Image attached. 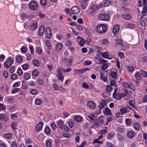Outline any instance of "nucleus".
<instances>
[{
    "instance_id": "774afa93",
    "label": "nucleus",
    "mask_w": 147,
    "mask_h": 147,
    "mask_svg": "<svg viewBox=\"0 0 147 147\" xmlns=\"http://www.w3.org/2000/svg\"><path fill=\"white\" fill-rule=\"evenodd\" d=\"M17 75L15 74H13L11 76V78L12 80H15L17 79Z\"/></svg>"
},
{
    "instance_id": "5fc2aeb1",
    "label": "nucleus",
    "mask_w": 147,
    "mask_h": 147,
    "mask_svg": "<svg viewBox=\"0 0 147 147\" xmlns=\"http://www.w3.org/2000/svg\"><path fill=\"white\" fill-rule=\"evenodd\" d=\"M40 3L42 5L45 6L47 4V1L46 0H40Z\"/></svg>"
},
{
    "instance_id": "a19ab883",
    "label": "nucleus",
    "mask_w": 147,
    "mask_h": 147,
    "mask_svg": "<svg viewBox=\"0 0 147 147\" xmlns=\"http://www.w3.org/2000/svg\"><path fill=\"white\" fill-rule=\"evenodd\" d=\"M69 127L70 128H72L74 125V122L73 121H69L68 123Z\"/></svg>"
},
{
    "instance_id": "f3484780",
    "label": "nucleus",
    "mask_w": 147,
    "mask_h": 147,
    "mask_svg": "<svg viewBox=\"0 0 147 147\" xmlns=\"http://www.w3.org/2000/svg\"><path fill=\"white\" fill-rule=\"evenodd\" d=\"M43 125V123L42 122H39L37 125L36 128V131H39L42 128Z\"/></svg>"
},
{
    "instance_id": "a878e982",
    "label": "nucleus",
    "mask_w": 147,
    "mask_h": 147,
    "mask_svg": "<svg viewBox=\"0 0 147 147\" xmlns=\"http://www.w3.org/2000/svg\"><path fill=\"white\" fill-rule=\"evenodd\" d=\"M117 137L118 140L120 142H122L125 140L123 136L120 134H118Z\"/></svg>"
},
{
    "instance_id": "cd10ccee",
    "label": "nucleus",
    "mask_w": 147,
    "mask_h": 147,
    "mask_svg": "<svg viewBox=\"0 0 147 147\" xmlns=\"http://www.w3.org/2000/svg\"><path fill=\"white\" fill-rule=\"evenodd\" d=\"M134 129L136 130H139L140 129L139 125L137 122L134 123Z\"/></svg>"
},
{
    "instance_id": "f8f14e48",
    "label": "nucleus",
    "mask_w": 147,
    "mask_h": 147,
    "mask_svg": "<svg viewBox=\"0 0 147 147\" xmlns=\"http://www.w3.org/2000/svg\"><path fill=\"white\" fill-rule=\"evenodd\" d=\"M82 37L79 36H78L77 38V39L78 42H79L80 45L82 46L84 45V40L83 39H81Z\"/></svg>"
},
{
    "instance_id": "e433bc0d",
    "label": "nucleus",
    "mask_w": 147,
    "mask_h": 147,
    "mask_svg": "<svg viewBox=\"0 0 147 147\" xmlns=\"http://www.w3.org/2000/svg\"><path fill=\"white\" fill-rule=\"evenodd\" d=\"M102 56L105 58L109 59V55L107 54V52L106 51L103 52L102 54Z\"/></svg>"
},
{
    "instance_id": "f03ea898",
    "label": "nucleus",
    "mask_w": 147,
    "mask_h": 147,
    "mask_svg": "<svg viewBox=\"0 0 147 147\" xmlns=\"http://www.w3.org/2000/svg\"><path fill=\"white\" fill-rule=\"evenodd\" d=\"M28 7L32 10H36L38 8V4L35 1H32L28 4Z\"/></svg>"
},
{
    "instance_id": "5701e85b",
    "label": "nucleus",
    "mask_w": 147,
    "mask_h": 147,
    "mask_svg": "<svg viewBox=\"0 0 147 147\" xmlns=\"http://www.w3.org/2000/svg\"><path fill=\"white\" fill-rule=\"evenodd\" d=\"M63 47V44L61 43H58L56 47V50L57 51H60L62 49Z\"/></svg>"
},
{
    "instance_id": "7c9ffc66",
    "label": "nucleus",
    "mask_w": 147,
    "mask_h": 147,
    "mask_svg": "<svg viewBox=\"0 0 147 147\" xmlns=\"http://www.w3.org/2000/svg\"><path fill=\"white\" fill-rule=\"evenodd\" d=\"M115 41L116 44L119 45H121L123 43V41L122 39L117 38Z\"/></svg>"
},
{
    "instance_id": "39448f33",
    "label": "nucleus",
    "mask_w": 147,
    "mask_h": 147,
    "mask_svg": "<svg viewBox=\"0 0 147 147\" xmlns=\"http://www.w3.org/2000/svg\"><path fill=\"white\" fill-rule=\"evenodd\" d=\"M109 16L107 14L101 13L99 15L98 18L100 20L108 21L109 20Z\"/></svg>"
},
{
    "instance_id": "09e8293b",
    "label": "nucleus",
    "mask_w": 147,
    "mask_h": 147,
    "mask_svg": "<svg viewBox=\"0 0 147 147\" xmlns=\"http://www.w3.org/2000/svg\"><path fill=\"white\" fill-rule=\"evenodd\" d=\"M109 43L108 40L107 39H103L102 41V43L103 45H108Z\"/></svg>"
},
{
    "instance_id": "f704fd0d",
    "label": "nucleus",
    "mask_w": 147,
    "mask_h": 147,
    "mask_svg": "<svg viewBox=\"0 0 147 147\" xmlns=\"http://www.w3.org/2000/svg\"><path fill=\"white\" fill-rule=\"evenodd\" d=\"M135 77L138 80H140L141 78L140 74L139 72H137L135 74Z\"/></svg>"
},
{
    "instance_id": "864d4df0",
    "label": "nucleus",
    "mask_w": 147,
    "mask_h": 147,
    "mask_svg": "<svg viewBox=\"0 0 147 147\" xmlns=\"http://www.w3.org/2000/svg\"><path fill=\"white\" fill-rule=\"evenodd\" d=\"M52 86L55 90H59V87L56 84L54 83L52 84Z\"/></svg>"
},
{
    "instance_id": "4d7b16f0",
    "label": "nucleus",
    "mask_w": 147,
    "mask_h": 147,
    "mask_svg": "<svg viewBox=\"0 0 147 147\" xmlns=\"http://www.w3.org/2000/svg\"><path fill=\"white\" fill-rule=\"evenodd\" d=\"M17 73L18 75L21 76L23 74V71L21 68H19L18 70Z\"/></svg>"
},
{
    "instance_id": "49530a36",
    "label": "nucleus",
    "mask_w": 147,
    "mask_h": 147,
    "mask_svg": "<svg viewBox=\"0 0 147 147\" xmlns=\"http://www.w3.org/2000/svg\"><path fill=\"white\" fill-rule=\"evenodd\" d=\"M111 3V2L109 0H106L104 3L103 5L105 7H107L110 5Z\"/></svg>"
},
{
    "instance_id": "7ed1b4c3",
    "label": "nucleus",
    "mask_w": 147,
    "mask_h": 147,
    "mask_svg": "<svg viewBox=\"0 0 147 147\" xmlns=\"http://www.w3.org/2000/svg\"><path fill=\"white\" fill-rule=\"evenodd\" d=\"M13 60L12 57H8L4 63V66L6 68H8L13 64Z\"/></svg>"
},
{
    "instance_id": "e2e57ef3",
    "label": "nucleus",
    "mask_w": 147,
    "mask_h": 147,
    "mask_svg": "<svg viewBox=\"0 0 147 147\" xmlns=\"http://www.w3.org/2000/svg\"><path fill=\"white\" fill-rule=\"evenodd\" d=\"M36 52L39 54H41L42 52L41 49L40 47H36Z\"/></svg>"
},
{
    "instance_id": "bf43d9fd",
    "label": "nucleus",
    "mask_w": 147,
    "mask_h": 147,
    "mask_svg": "<svg viewBox=\"0 0 147 147\" xmlns=\"http://www.w3.org/2000/svg\"><path fill=\"white\" fill-rule=\"evenodd\" d=\"M12 136L11 134H6L4 135V136L7 138H9Z\"/></svg>"
},
{
    "instance_id": "9d476101",
    "label": "nucleus",
    "mask_w": 147,
    "mask_h": 147,
    "mask_svg": "<svg viewBox=\"0 0 147 147\" xmlns=\"http://www.w3.org/2000/svg\"><path fill=\"white\" fill-rule=\"evenodd\" d=\"M122 16L123 18L127 20H129L131 18V15L128 13H122Z\"/></svg>"
},
{
    "instance_id": "412c9836",
    "label": "nucleus",
    "mask_w": 147,
    "mask_h": 147,
    "mask_svg": "<svg viewBox=\"0 0 147 147\" xmlns=\"http://www.w3.org/2000/svg\"><path fill=\"white\" fill-rule=\"evenodd\" d=\"M57 125L59 127L63 129V121L61 120H59L57 122Z\"/></svg>"
},
{
    "instance_id": "0e129e2a",
    "label": "nucleus",
    "mask_w": 147,
    "mask_h": 147,
    "mask_svg": "<svg viewBox=\"0 0 147 147\" xmlns=\"http://www.w3.org/2000/svg\"><path fill=\"white\" fill-rule=\"evenodd\" d=\"M147 11V7L145 6L143 8V9L141 12L142 14H144Z\"/></svg>"
},
{
    "instance_id": "603ef678",
    "label": "nucleus",
    "mask_w": 147,
    "mask_h": 147,
    "mask_svg": "<svg viewBox=\"0 0 147 147\" xmlns=\"http://www.w3.org/2000/svg\"><path fill=\"white\" fill-rule=\"evenodd\" d=\"M46 147H52L51 143L49 140H47L46 143Z\"/></svg>"
},
{
    "instance_id": "c03bdc74",
    "label": "nucleus",
    "mask_w": 147,
    "mask_h": 147,
    "mask_svg": "<svg viewBox=\"0 0 147 147\" xmlns=\"http://www.w3.org/2000/svg\"><path fill=\"white\" fill-rule=\"evenodd\" d=\"M105 111L106 114L109 115H111V112L110 109L108 108L105 109Z\"/></svg>"
},
{
    "instance_id": "f257e3e1",
    "label": "nucleus",
    "mask_w": 147,
    "mask_h": 147,
    "mask_svg": "<svg viewBox=\"0 0 147 147\" xmlns=\"http://www.w3.org/2000/svg\"><path fill=\"white\" fill-rule=\"evenodd\" d=\"M96 30L98 33H104L106 32L107 30V27L105 24H100L96 26Z\"/></svg>"
},
{
    "instance_id": "338daca9",
    "label": "nucleus",
    "mask_w": 147,
    "mask_h": 147,
    "mask_svg": "<svg viewBox=\"0 0 147 147\" xmlns=\"http://www.w3.org/2000/svg\"><path fill=\"white\" fill-rule=\"evenodd\" d=\"M76 28L79 30L82 31L83 30V28L80 25H78L76 26Z\"/></svg>"
},
{
    "instance_id": "1a4fd4ad",
    "label": "nucleus",
    "mask_w": 147,
    "mask_h": 147,
    "mask_svg": "<svg viewBox=\"0 0 147 147\" xmlns=\"http://www.w3.org/2000/svg\"><path fill=\"white\" fill-rule=\"evenodd\" d=\"M8 119V117L7 115L4 114H0V120L3 121L5 122H6Z\"/></svg>"
},
{
    "instance_id": "a18cd8bd",
    "label": "nucleus",
    "mask_w": 147,
    "mask_h": 147,
    "mask_svg": "<svg viewBox=\"0 0 147 147\" xmlns=\"http://www.w3.org/2000/svg\"><path fill=\"white\" fill-rule=\"evenodd\" d=\"M108 66L107 64L105 63L102 65L101 67V69L102 70H104L107 69Z\"/></svg>"
},
{
    "instance_id": "c756f323",
    "label": "nucleus",
    "mask_w": 147,
    "mask_h": 147,
    "mask_svg": "<svg viewBox=\"0 0 147 147\" xmlns=\"http://www.w3.org/2000/svg\"><path fill=\"white\" fill-rule=\"evenodd\" d=\"M39 74L38 71L37 70H34L32 72V75L34 77H36L38 76Z\"/></svg>"
},
{
    "instance_id": "2eb2a0df",
    "label": "nucleus",
    "mask_w": 147,
    "mask_h": 147,
    "mask_svg": "<svg viewBox=\"0 0 147 147\" xmlns=\"http://www.w3.org/2000/svg\"><path fill=\"white\" fill-rule=\"evenodd\" d=\"M106 103V102L105 100H102L101 101L98 106L99 109L100 110H101L105 106Z\"/></svg>"
},
{
    "instance_id": "680f3d73",
    "label": "nucleus",
    "mask_w": 147,
    "mask_h": 147,
    "mask_svg": "<svg viewBox=\"0 0 147 147\" xmlns=\"http://www.w3.org/2000/svg\"><path fill=\"white\" fill-rule=\"evenodd\" d=\"M119 56L121 58L124 59L125 58V56L124 53L122 52H119L118 53Z\"/></svg>"
},
{
    "instance_id": "4c0bfd02",
    "label": "nucleus",
    "mask_w": 147,
    "mask_h": 147,
    "mask_svg": "<svg viewBox=\"0 0 147 147\" xmlns=\"http://www.w3.org/2000/svg\"><path fill=\"white\" fill-rule=\"evenodd\" d=\"M98 6L97 5H93L92 6L91 9L93 11L95 12L98 9Z\"/></svg>"
},
{
    "instance_id": "dca6fc26",
    "label": "nucleus",
    "mask_w": 147,
    "mask_h": 147,
    "mask_svg": "<svg viewBox=\"0 0 147 147\" xmlns=\"http://www.w3.org/2000/svg\"><path fill=\"white\" fill-rule=\"evenodd\" d=\"M144 16H145L142 15L141 16L140 18V19L141 20L140 22L142 26H145L146 24V19L145 18H143Z\"/></svg>"
},
{
    "instance_id": "69168bd1",
    "label": "nucleus",
    "mask_w": 147,
    "mask_h": 147,
    "mask_svg": "<svg viewBox=\"0 0 147 147\" xmlns=\"http://www.w3.org/2000/svg\"><path fill=\"white\" fill-rule=\"evenodd\" d=\"M22 52L23 53H25L27 51V48L26 47H22L21 48Z\"/></svg>"
},
{
    "instance_id": "bb28decb",
    "label": "nucleus",
    "mask_w": 147,
    "mask_h": 147,
    "mask_svg": "<svg viewBox=\"0 0 147 147\" xmlns=\"http://www.w3.org/2000/svg\"><path fill=\"white\" fill-rule=\"evenodd\" d=\"M16 59L17 61L20 63L22 61V58L21 56L20 55H18L16 56Z\"/></svg>"
},
{
    "instance_id": "aec40b11",
    "label": "nucleus",
    "mask_w": 147,
    "mask_h": 147,
    "mask_svg": "<svg viewBox=\"0 0 147 147\" xmlns=\"http://www.w3.org/2000/svg\"><path fill=\"white\" fill-rule=\"evenodd\" d=\"M127 135L128 138H132L134 136L135 133L133 131H129L127 132Z\"/></svg>"
},
{
    "instance_id": "b1692460",
    "label": "nucleus",
    "mask_w": 147,
    "mask_h": 147,
    "mask_svg": "<svg viewBox=\"0 0 147 147\" xmlns=\"http://www.w3.org/2000/svg\"><path fill=\"white\" fill-rule=\"evenodd\" d=\"M11 125V127L14 129V131H16V130L17 129L16 128L18 125V123L16 122H13Z\"/></svg>"
},
{
    "instance_id": "ddd939ff",
    "label": "nucleus",
    "mask_w": 147,
    "mask_h": 147,
    "mask_svg": "<svg viewBox=\"0 0 147 147\" xmlns=\"http://www.w3.org/2000/svg\"><path fill=\"white\" fill-rule=\"evenodd\" d=\"M115 70L116 71L115 72L114 71H113L112 69L110 71L111 76L113 79H116L117 78V72L116 71L117 69H115Z\"/></svg>"
},
{
    "instance_id": "0eeeda50",
    "label": "nucleus",
    "mask_w": 147,
    "mask_h": 147,
    "mask_svg": "<svg viewBox=\"0 0 147 147\" xmlns=\"http://www.w3.org/2000/svg\"><path fill=\"white\" fill-rule=\"evenodd\" d=\"M87 105L90 109H94L96 107L95 103L92 101H89L87 102Z\"/></svg>"
},
{
    "instance_id": "8fccbe9b",
    "label": "nucleus",
    "mask_w": 147,
    "mask_h": 147,
    "mask_svg": "<svg viewBox=\"0 0 147 147\" xmlns=\"http://www.w3.org/2000/svg\"><path fill=\"white\" fill-rule=\"evenodd\" d=\"M99 61L101 64H103V63L105 64L107 62V60L101 58H100L99 59Z\"/></svg>"
},
{
    "instance_id": "13d9d810",
    "label": "nucleus",
    "mask_w": 147,
    "mask_h": 147,
    "mask_svg": "<svg viewBox=\"0 0 147 147\" xmlns=\"http://www.w3.org/2000/svg\"><path fill=\"white\" fill-rule=\"evenodd\" d=\"M131 119H127L125 120L126 123L127 125H130L131 124Z\"/></svg>"
},
{
    "instance_id": "052dcab7",
    "label": "nucleus",
    "mask_w": 147,
    "mask_h": 147,
    "mask_svg": "<svg viewBox=\"0 0 147 147\" xmlns=\"http://www.w3.org/2000/svg\"><path fill=\"white\" fill-rule=\"evenodd\" d=\"M113 133H111L108 134L107 137V138L109 140H110L113 138Z\"/></svg>"
},
{
    "instance_id": "4468645a",
    "label": "nucleus",
    "mask_w": 147,
    "mask_h": 147,
    "mask_svg": "<svg viewBox=\"0 0 147 147\" xmlns=\"http://www.w3.org/2000/svg\"><path fill=\"white\" fill-rule=\"evenodd\" d=\"M71 10L74 14H77L80 12L79 9L76 6L72 7Z\"/></svg>"
},
{
    "instance_id": "4be33fe9",
    "label": "nucleus",
    "mask_w": 147,
    "mask_h": 147,
    "mask_svg": "<svg viewBox=\"0 0 147 147\" xmlns=\"http://www.w3.org/2000/svg\"><path fill=\"white\" fill-rule=\"evenodd\" d=\"M30 76L29 73L26 72L24 73L23 75L24 79L26 80H27L30 78Z\"/></svg>"
},
{
    "instance_id": "de8ad7c7",
    "label": "nucleus",
    "mask_w": 147,
    "mask_h": 147,
    "mask_svg": "<svg viewBox=\"0 0 147 147\" xmlns=\"http://www.w3.org/2000/svg\"><path fill=\"white\" fill-rule=\"evenodd\" d=\"M22 67L24 70H26L28 69L29 67V65L28 64L25 63L22 65Z\"/></svg>"
},
{
    "instance_id": "58836bf2",
    "label": "nucleus",
    "mask_w": 147,
    "mask_h": 147,
    "mask_svg": "<svg viewBox=\"0 0 147 147\" xmlns=\"http://www.w3.org/2000/svg\"><path fill=\"white\" fill-rule=\"evenodd\" d=\"M38 92V91L35 89H32L30 91V93L33 95H35L37 94Z\"/></svg>"
},
{
    "instance_id": "a211bd4d",
    "label": "nucleus",
    "mask_w": 147,
    "mask_h": 147,
    "mask_svg": "<svg viewBox=\"0 0 147 147\" xmlns=\"http://www.w3.org/2000/svg\"><path fill=\"white\" fill-rule=\"evenodd\" d=\"M125 95V94H116L113 97L115 99L120 100L121 99L123 96H124Z\"/></svg>"
},
{
    "instance_id": "72a5a7b5",
    "label": "nucleus",
    "mask_w": 147,
    "mask_h": 147,
    "mask_svg": "<svg viewBox=\"0 0 147 147\" xmlns=\"http://www.w3.org/2000/svg\"><path fill=\"white\" fill-rule=\"evenodd\" d=\"M67 60V61H68V62L66 64L67 66V67H70L72 65V60L71 58L68 59Z\"/></svg>"
},
{
    "instance_id": "3c124183",
    "label": "nucleus",
    "mask_w": 147,
    "mask_h": 147,
    "mask_svg": "<svg viewBox=\"0 0 147 147\" xmlns=\"http://www.w3.org/2000/svg\"><path fill=\"white\" fill-rule=\"evenodd\" d=\"M45 43L46 44V45L48 49H51V43L48 40H47L45 41Z\"/></svg>"
},
{
    "instance_id": "473e14b6",
    "label": "nucleus",
    "mask_w": 147,
    "mask_h": 147,
    "mask_svg": "<svg viewBox=\"0 0 147 147\" xmlns=\"http://www.w3.org/2000/svg\"><path fill=\"white\" fill-rule=\"evenodd\" d=\"M44 132L46 134L49 135L50 133V129L49 127H47L45 128V129Z\"/></svg>"
},
{
    "instance_id": "c9c22d12",
    "label": "nucleus",
    "mask_w": 147,
    "mask_h": 147,
    "mask_svg": "<svg viewBox=\"0 0 147 147\" xmlns=\"http://www.w3.org/2000/svg\"><path fill=\"white\" fill-rule=\"evenodd\" d=\"M100 78L102 80L105 82H107V79L104 76V75L103 73H100Z\"/></svg>"
},
{
    "instance_id": "2f4dec72",
    "label": "nucleus",
    "mask_w": 147,
    "mask_h": 147,
    "mask_svg": "<svg viewBox=\"0 0 147 147\" xmlns=\"http://www.w3.org/2000/svg\"><path fill=\"white\" fill-rule=\"evenodd\" d=\"M88 3L85 2L84 1V2H82L81 3V7L82 9H85L87 7L88 5Z\"/></svg>"
},
{
    "instance_id": "79ce46f5",
    "label": "nucleus",
    "mask_w": 147,
    "mask_h": 147,
    "mask_svg": "<svg viewBox=\"0 0 147 147\" xmlns=\"http://www.w3.org/2000/svg\"><path fill=\"white\" fill-rule=\"evenodd\" d=\"M22 87L24 89H26L27 87V85L26 83V82L24 81H23L22 82Z\"/></svg>"
},
{
    "instance_id": "393cba45",
    "label": "nucleus",
    "mask_w": 147,
    "mask_h": 147,
    "mask_svg": "<svg viewBox=\"0 0 147 147\" xmlns=\"http://www.w3.org/2000/svg\"><path fill=\"white\" fill-rule=\"evenodd\" d=\"M74 119L75 121H76L77 122H80L82 121L81 117L79 116H77L74 117Z\"/></svg>"
},
{
    "instance_id": "9b49d317",
    "label": "nucleus",
    "mask_w": 147,
    "mask_h": 147,
    "mask_svg": "<svg viewBox=\"0 0 147 147\" xmlns=\"http://www.w3.org/2000/svg\"><path fill=\"white\" fill-rule=\"evenodd\" d=\"M44 31H45L44 26L43 25L41 26L39 28L38 32V35L40 36H42L43 35V34L44 33Z\"/></svg>"
},
{
    "instance_id": "6e6552de",
    "label": "nucleus",
    "mask_w": 147,
    "mask_h": 147,
    "mask_svg": "<svg viewBox=\"0 0 147 147\" xmlns=\"http://www.w3.org/2000/svg\"><path fill=\"white\" fill-rule=\"evenodd\" d=\"M120 27L118 25H116L114 26L112 29V32L113 34H117L118 33Z\"/></svg>"
},
{
    "instance_id": "6e6d98bb",
    "label": "nucleus",
    "mask_w": 147,
    "mask_h": 147,
    "mask_svg": "<svg viewBox=\"0 0 147 147\" xmlns=\"http://www.w3.org/2000/svg\"><path fill=\"white\" fill-rule=\"evenodd\" d=\"M112 88L111 86L108 85L106 87V91L107 92L111 91Z\"/></svg>"
},
{
    "instance_id": "423d86ee",
    "label": "nucleus",
    "mask_w": 147,
    "mask_h": 147,
    "mask_svg": "<svg viewBox=\"0 0 147 147\" xmlns=\"http://www.w3.org/2000/svg\"><path fill=\"white\" fill-rule=\"evenodd\" d=\"M45 34L46 36L49 38H51L52 36V32L51 29L49 27H47L46 29Z\"/></svg>"
},
{
    "instance_id": "6ab92c4d",
    "label": "nucleus",
    "mask_w": 147,
    "mask_h": 147,
    "mask_svg": "<svg viewBox=\"0 0 147 147\" xmlns=\"http://www.w3.org/2000/svg\"><path fill=\"white\" fill-rule=\"evenodd\" d=\"M57 77L59 80L61 82H63L64 79V77L62 76V74L61 72L58 73Z\"/></svg>"
},
{
    "instance_id": "c85d7f7f",
    "label": "nucleus",
    "mask_w": 147,
    "mask_h": 147,
    "mask_svg": "<svg viewBox=\"0 0 147 147\" xmlns=\"http://www.w3.org/2000/svg\"><path fill=\"white\" fill-rule=\"evenodd\" d=\"M42 102V100L41 99H38L36 100H35V103L36 105H41Z\"/></svg>"
},
{
    "instance_id": "20e7f679",
    "label": "nucleus",
    "mask_w": 147,
    "mask_h": 147,
    "mask_svg": "<svg viewBox=\"0 0 147 147\" xmlns=\"http://www.w3.org/2000/svg\"><path fill=\"white\" fill-rule=\"evenodd\" d=\"M38 26V22L34 21L32 22L29 26V29L31 31H35Z\"/></svg>"
},
{
    "instance_id": "ea45409f",
    "label": "nucleus",
    "mask_w": 147,
    "mask_h": 147,
    "mask_svg": "<svg viewBox=\"0 0 147 147\" xmlns=\"http://www.w3.org/2000/svg\"><path fill=\"white\" fill-rule=\"evenodd\" d=\"M140 72L142 75L144 77H146L147 76V73L145 71L142 70H140Z\"/></svg>"
},
{
    "instance_id": "37998d69",
    "label": "nucleus",
    "mask_w": 147,
    "mask_h": 147,
    "mask_svg": "<svg viewBox=\"0 0 147 147\" xmlns=\"http://www.w3.org/2000/svg\"><path fill=\"white\" fill-rule=\"evenodd\" d=\"M33 63L34 65L36 66H38L39 65V63L38 61L36 59L33 61Z\"/></svg>"
}]
</instances>
